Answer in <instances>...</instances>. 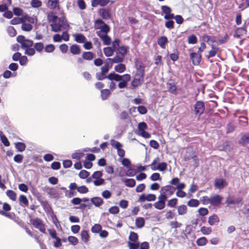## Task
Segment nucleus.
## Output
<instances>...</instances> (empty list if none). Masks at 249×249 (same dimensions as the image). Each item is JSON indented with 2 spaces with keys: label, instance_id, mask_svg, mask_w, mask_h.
<instances>
[{
  "label": "nucleus",
  "instance_id": "f257e3e1",
  "mask_svg": "<svg viewBox=\"0 0 249 249\" xmlns=\"http://www.w3.org/2000/svg\"><path fill=\"white\" fill-rule=\"evenodd\" d=\"M17 41L21 46L22 49L25 51V54L29 56H33L36 53V50L41 53L44 49V46L42 42H37L35 44L33 40L27 39L22 35L17 37Z\"/></svg>",
  "mask_w": 249,
  "mask_h": 249
},
{
  "label": "nucleus",
  "instance_id": "f03ea898",
  "mask_svg": "<svg viewBox=\"0 0 249 249\" xmlns=\"http://www.w3.org/2000/svg\"><path fill=\"white\" fill-rule=\"evenodd\" d=\"M96 78L99 81L103 80L107 78L110 81L114 80L115 81L120 82L118 85L119 89H124L127 87V83L131 80V76L129 74H124L121 75L115 73L114 72H110L108 75L102 72H97L95 74Z\"/></svg>",
  "mask_w": 249,
  "mask_h": 249
},
{
  "label": "nucleus",
  "instance_id": "7ed1b4c3",
  "mask_svg": "<svg viewBox=\"0 0 249 249\" xmlns=\"http://www.w3.org/2000/svg\"><path fill=\"white\" fill-rule=\"evenodd\" d=\"M57 20L58 22L56 21L50 24L52 31L57 33L61 30H69L70 26L65 16L59 18Z\"/></svg>",
  "mask_w": 249,
  "mask_h": 249
},
{
  "label": "nucleus",
  "instance_id": "20e7f679",
  "mask_svg": "<svg viewBox=\"0 0 249 249\" xmlns=\"http://www.w3.org/2000/svg\"><path fill=\"white\" fill-rule=\"evenodd\" d=\"M94 28L96 30H100L96 32L97 35L108 33L110 30L109 25L105 23V22L101 19H97L95 20Z\"/></svg>",
  "mask_w": 249,
  "mask_h": 249
},
{
  "label": "nucleus",
  "instance_id": "39448f33",
  "mask_svg": "<svg viewBox=\"0 0 249 249\" xmlns=\"http://www.w3.org/2000/svg\"><path fill=\"white\" fill-rule=\"evenodd\" d=\"M176 190V188L171 185H165L161 188L159 196L167 200L168 197L172 196L174 194Z\"/></svg>",
  "mask_w": 249,
  "mask_h": 249
},
{
  "label": "nucleus",
  "instance_id": "423d86ee",
  "mask_svg": "<svg viewBox=\"0 0 249 249\" xmlns=\"http://www.w3.org/2000/svg\"><path fill=\"white\" fill-rule=\"evenodd\" d=\"M2 210H0V214L8 217L12 220L16 218V214L14 213H8L11 210V206L8 203L5 202L2 204Z\"/></svg>",
  "mask_w": 249,
  "mask_h": 249
},
{
  "label": "nucleus",
  "instance_id": "0eeeda50",
  "mask_svg": "<svg viewBox=\"0 0 249 249\" xmlns=\"http://www.w3.org/2000/svg\"><path fill=\"white\" fill-rule=\"evenodd\" d=\"M30 223L36 229L43 233H46L45 225L43 221L39 218H31L30 219Z\"/></svg>",
  "mask_w": 249,
  "mask_h": 249
},
{
  "label": "nucleus",
  "instance_id": "6e6552de",
  "mask_svg": "<svg viewBox=\"0 0 249 249\" xmlns=\"http://www.w3.org/2000/svg\"><path fill=\"white\" fill-rule=\"evenodd\" d=\"M144 75L142 72L139 73H136L134 78L131 82V86L132 89H136V88L140 86L143 81Z\"/></svg>",
  "mask_w": 249,
  "mask_h": 249
},
{
  "label": "nucleus",
  "instance_id": "1a4fd4ad",
  "mask_svg": "<svg viewBox=\"0 0 249 249\" xmlns=\"http://www.w3.org/2000/svg\"><path fill=\"white\" fill-rule=\"evenodd\" d=\"M48 232L52 238L55 239L53 242V246L58 248L62 246L61 239L57 236V233L54 229H48Z\"/></svg>",
  "mask_w": 249,
  "mask_h": 249
},
{
  "label": "nucleus",
  "instance_id": "9d476101",
  "mask_svg": "<svg viewBox=\"0 0 249 249\" xmlns=\"http://www.w3.org/2000/svg\"><path fill=\"white\" fill-rule=\"evenodd\" d=\"M111 145L114 147L117 150V154L121 158H123L125 155V151L122 149L123 144L120 142L112 140L111 141Z\"/></svg>",
  "mask_w": 249,
  "mask_h": 249
},
{
  "label": "nucleus",
  "instance_id": "9b49d317",
  "mask_svg": "<svg viewBox=\"0 0 249 249\" xmlns=\"http://www.w3.org/2000/svg\"><path fill=\"white\" fill-rule=\"evenodd\" d=\"M205 108V105L203 101H197L194 105L195 114L200 116L203 113Z\"/></svg>",
  "mask_w": 249,
  "mask_h": 249
},
{
  "label": "nucleus",
  "instance_id": "f8f14e48",
  "mask_svg": "<svg viewBox=\"0 0 249 249\" xmlns=\"http://www.w3.org/2000/svg\"><path fill=\"white\" fill-rule=\"evenodd\" d=\"M161 9L162 12L165 14L164 17V19L167 20L170 19H173L174 18V14L171 13V8L168 6H162L161 7Z\"/></svg>",
  "mask_w": 249,
  "mask_h": 249
},
{
  "label": "nucleus",
  "instance_id": "ddd939ff",
  "mask_svg": "<svg viewBox=\"0 0 249 249\" xmlns=\"http://www.w3.org/2000/svg\"><path fill=\"white\" fill-rule=\"evenodd\" d=\"M190 57L194 65H198L201 61L202 54L193 52L190 54Z\"/></svg>",
  "mask_w": 249,
  "mask_h": 249
},
{
  "label": "nucleus",
  "instance_id": "4468645a",
  "mask_svg": "<svg viewBox=\"0 0 249 249\" xmlns=\"http://www.w3.org/2000/svg\"><path fill=\"white\" fill-rule=\"evenodd\" d=\"M167 201V199L160 196H158V201L156 202L154 204V206L155 208L158 210H162L165 207V202Z\"/></svg>",
  "mask_w": 249,
  "mask_h": 249
},
{
  "label": "nucleus",
  "instance_id": "2eb2a0df",
  "mask_svg": "<svg viewBox=\"0 0 249 249\" xmlns=\"http://www.w3.org/2000/svg\"><path fill=\"white\" fill-rule=\"evenodd\" d=\"M186 187L185 184H179L177 187H175L177 190V191L176 193V195L177 196L180 198L185 197L187 194L185 192L183 191L182 190L184 189Z\"/></svg>",
  "mask_w": 249,
  "mask_h": 249
},
{
  "label": "nucleus",
  "instance_id": "dca6fc26",
  "mask_svg": "<svg viewBox=\"0 0 249 249\" xmlns=\"http://www.w3.org/2000/svg\"><path fill=\"white\" fill-rule=\"evenodd\" d=\"M135 65L137 70L136 73H139L142 72L143 75H144V66L142 62L139 58H136L135 59Z\"/></svg>",
  "mask_w": 249,
  "mask_h": 249
},
{
  "label": "nucleus",
  "instance_id": "f3484780",
  "mask_svg": "<svg viewBox=\"0 0 249 249\" xmlns=\"http://www.w3.org/2000/svg\"><path fill=\"white\" fill-rule=\"evenodd\" d=\"M100 16L104 19L111 18V10L109 8H102L99 11Z\"/></svg>",
  "mask_w": 249,
  "mask_h": 249
},
{
  "label": "nucleus",
  "instance_id": "a211bd4d",
  "mask_svg": "<svg viewBox=\"0 0 249 249\" xmlns=\"http://www.w3.org/2000/svg\"><path fill=\"white\" fill-rule=\"evenodd\" d=\"M124 57L121 55L116 53L113 58H108L107 59V61H109L112 65L113 63H121L124 60Z\"/></svg>",
  "mask_w": 249,
  "mask_h": 249
},
{
  "label": "nucleus",
  "instance_id": "6ab92c4d",
  "mask_svg": "<svg viewBox=\"0 0 249 249\" xmlns=\"http://www.w3.org/2000/svg\"><path fill=\"white\" fill-rule=\"evenodd\" d=\"M223 198L218 195L211 197L210 204L213 206H218L221 203Z\"/></svg>",
  "mask_w": 249,
  "mask_h": 249
},
{
  "label": "nucleus",
  "instance_id": "aec40b11",
  "mask_svg": "<svg viewBox=\"0 0 249 249\" xmlns=\"http://www.w3.org/2000/svg\"><path fill=\"white\" fill-rule=\"evenodd\" d=\"M156 199V196L154 194H148L147 196H145L144 194H142L140 196L138 201L140 202H143L145 200L152 201L155 200Z\"/></svg>",
  "mask_w": 249,
  "mask_h": 249
},
{
  "label": "nucleus",
  "instance_id": "412c9836",
  "mask_svg": "<svg viewBox=\"0 0 249 249\" xmlns=\"http://www.w3.org/2000/svg\"><path fill=\"white\" fill-rule=\"evenodd\" d=\"M167 88L170 93L173 94H177V87L173 80H171L167 83Z\"/></svg>",
  "mask_w": 249,
  "mask_h": 249
},
{
  "label": "nucleus",
  "instance_id": "4be33fe9",
  "mask_svg": "<svg viewBox=\"0 0 249 249\" xmlns=\"http://www.w3.org/2000/svg\"><path fill=\"white\" fill-rule=\"evenodd\" d=\"M108 33H105L97 35L103 42V44L105 45H109L111 42V37L108 36Z\"/></svg>",
  "mask_w": 249,
  "mask_h": 249
},
{
  "label": "nucleus",
  "instance_id": "5701e85b",
  "mask_svg": "<svg viewBox=\"0 0 249 249\" xmlns=\"http://www.w3.org/2000/svg\"><path fill=\"white\" fill-rule=\"evenodd\" d=\"M210 46L211 49L209 51L208 54L206 55L208 59L215 56L219 50V48L215 46L213 44H211Z\"/></svg>",
  "mask_w": 249,
  "mask_h": 249
},
{
  "label": "nucleus",
  "instance_id": "b1692460",
  "mask_svg": "<svg viewBox=\"0 0 249 249\" xmlns=\"http://www.w3.org/2000/svg\"><path fill=\"white\" fill-rule=\"evenodd\" d=\"M227 185V182L223 179L216 178L215 179L214 186L218 189H223Z\"/></svg>",
  "mask_w": 249,
  "mask_h": 249
},
{
  "label": "nucleus",
  "instance_id": "393cba45",
  "mask_svg": "<svg viewBox=\"0 0 249 249\" xmlns=\"http://www.w3.org/2000/svg\"><path fill=\"white\" fill-rule=\"evenodd\" d=\"M70 51L73 55H78L81 53V50L79 45L73 44L70 46Z\"/></svg>",
  "mask_w": 249,
  "mask_h": 249
},
{
  "label": "nucleus",
  "instance_id": "a878e982",
  "mask_svg": "<svg viewBox=\"0 0 249 249\" xmlns=\"http://www.w3.org/2000/svg\"><path fill=\"white\" fill-rule=\"evenodd\" d=\"M95 56V54L92 52H84L82 54L83 59L87 61L92 60Z\"/></svg>",
  "mask_w": 249,
  "mask_h": 249
},
{
  "label": "nucleus",
  "instance_id": "bb28decb",
  "mask_svg": "<svg viewBox=\"0 0 249 249\" xmlns=\"http://www.w3.org/2000/svg\"><path fill=\"white\" fill-rule=\"evenodd\" d=\"M168 42V38L166 36H160L158 39V44L162 49L165 48V45Z\"/></svg>",
  "mask_w": 249,
  "mask_h": 249
},
{
  "label": "nucleus",
  "instance_id": "cd10ccee",
  "mask_svg": "<svg viewBox=\"0 0 249 249\" xmlns=\"http://www.w3.org/2000/svg\"><path fill=\"white\" fill-rule=\"evenodd\" d=\"M128 49V47L125 46H120L116 49L115 52L116 53H118L124 57L127 53Z\"/></svg>",
  "mask_w": 249,
  "mask_h": 249
},
{
  "label": "nucleus",
  "instance_id": "c85d7f7f",
  "mask_svg": "<svg viewBox=\"0 0 249 249\" xmlns=\"http://www.w3.org/2000/svg\"><path fill=\"white\" fill-rule=\"evenodd\" d=\"M81 238L83 242L85 243H87L90 239V236L87 230H82L80 234Z\"/></svg>",
  "mask_w": 249,
  "mask_h": 249
},
{
  "label": "nucleus",
  "instance_id": "c756f323",
  "mask_svg": "<svg viewBox=\"0 0 249 249\" xmlns=\"http://www.w3.org/2000/svg\"><path fill=\"white\" fill-rule=\"evenodd\" d=\"M112 66L111 64L106 60L105 65L101 68V72L106 75Z\"/></svg>",
  "mask_w": 249,
  "mask_h": 249
},
{
  "label": "nucleus",
  "instance_id": "7c9ffc66",
  "mask_svg": "<svg viewBox=\"0 0 249 249\" xmlns=\"http://www.w3.org/2000/svg\"><path fill=\"white\" fill-rule=\"evenodd\" d=\"M91 201L96 207H100L104 203L103 199L99 197H94L91 199Z\"/></svg>",
  "mask_w": 249,
  "mask_h": 249
},
{
  "label": "nucleus",
  "instance_id": "2f4dec72",
  "mask_svg": "<svg viewBox=\"0 0 249 249\" xmlns=\"http://www.w3.org/2000/svg\"><path fill=\"white\" fill-rule=\"evenodd\" d=\"M74 40L79 43H84L86 40V37L82 34H76L73 35Z\"/></svg>",
  "mask_w": 249,
  "mask_h": 249
},
{
  "label": "nucleus",
  "instance_id": "473e14b6",
  "mask_svg": "<svg viewBox=\"0 0 249 249\" xmlns=\"http://www.w3.org/2000/svg\"><path fill=\"white\" fill-rule=\"evenodd\" d=\"M100 92L101 97L103 100L107 99L109 95L111 94V92L108 89H101Z\"/></svg>",
  "mask_w": 249,
  "mask_h": 249
},
{
  "label": "nucleus",
  "instance_id": "72a5a7b5",
  "mask_svg": "<svg viewBox=\"0 0 249 249\" xmlns=\"http://www.w3.org/2000/svg\"><path fill=\"white\" fill-rule=\"evenodd\" d=\"M219 222V217L215 214H213V215H212L209 217L208 223L211 226H213L214 224H215V223H218Z\"/></svg>",
  "mask_w": 249,
  "mask_h": 249
},
{
  "label": "nucleus",
  "instance_id": "f704fd0d",
  "mask_svg": "<svg viewBox=\"0 0 249 249\" xmlns=\"http://www.w3.org/2000/svg\"><path fill=\"white\" fill-rule=\"evenodd\" d=\"M115 71L119 73H123L126 70V66L122 63H119L114 67Z\"/></svg>",
  "mask_w": 249,
  "mask_h": 249
},
{
  "label": "nucleus",
  "instance_id": "c9c22d12",
  "mask_svg": "<svg viewBox=\"0 0 249 249\" xmlns=\"http://www.w3.org/2000/svg\"><path fill=\"white\" fill-rule=\"evenodd\" d=\"M48 3L51 9L60 8L59 0H49Z\"/></svg>",
  "mask_w": 249,
  "mask_h": 249
},
{
  "label": "nucleus",
  "instance_id": "e433bc0d",
  "mask_svg": "<svg viewBox=\"0 0 249 249\" xmlns=\"http://www.w3.org/2000/svg\"><path fill=\"white\" fill-rule=\"evenodd\" d=\"M202 38L204 41L208 43H209V42H211L213 43L216 42L215 38L214 36H208L205 34L202 36Z\"/></svg>",
  "mask_w": 249,
  "mask_h": 249
},
{
  "label": "nucleus",
  "instance_id": "4c0bfd02",
  "mask_svg": "<svg viewBox=\"0 0 249 249\" xmlns=\"http://www.w3.org/2000/svg\"><path fill=\"white\" fill-rule=\"evenodd\" d=\"M110 0H92V6L95 7L94 2H96V4H98L100 6H105L107 5L109 2Z\"/></svg>",
  "mask_w": 249,
  "mask_h": 249
},
{
  "label": "nucleus",
  "instance_id": "58836bf2",
  "mask_svg": "<svg viewBox=\"0 0 249 249\" xmlns=\"http://www.w3.org/2000/svg\"><path fill=\"white\" fill-rule=\"evenodd\" d=\"M123 182L124 184L129 187H133L136 184V181L133 178H125L123 179Z\"/></svg>",
  "mask_w": 249,
  "mask_h": 249
},
{
  "label": "nucleus",
  "instance_id": "ea45409f",
  "mask_svg": "<svg viewBox=\"0 0 249 249\" xmlns=\"http://www.w3.org/2000/svg\"><path fill=\"white\" fill-rule=\"evenodd\" d=\"M19 204L21 205H24V206L27 207L29 205V201L27 197L23 195H21L19 197L18 199Z\"/></svg>",
  "mask_w": 249,
  "mask_h": 249
},
{
  "label": "nucleus",
  "instance_id": "a19ab883",
  "mask_svg": "<svg viewBox=\"0 0 249 249\" xmlns=\"http://www.w3.org/2000/svg\"><path fill=\"white\" fill-rule=\"evenodd\" d=\"M136 226L138 228H142L144 226L145 221L143 217H138L136 219Z\"/></svg>",
  "mask_w": 249,
  "mask_h": 249
},
{
  "label": "nucleus",
  "instance_id": "79ce46f5",
  "mask_svg": "<svg viewBox=\"0 0 249 249\" xmlns=\"http://www.w3.org/2000/svg\"><path fill=\"white\" fill-rule=\"evenodd\" d=\"M114 52L115 51L111 47H107L104 48V54L107 57L112 56Z\"/></svg>",
  "mask_w": 249,
  "mask_h": 249
},
{
  "label": "nucleus",
  "instance_id": "37998d69",
  "mask_svg": "<svg viewBox=\"0 0 249 249\" xmlns=\"http://www.w3.org/2000/svg\"><path fill=\"white\" fill-rule=\"evenodd\" d=\"M178 213L179 215H185L187 213V208L185 205H181L178 207Z\"/></svg>",
  "mask_w": 249,
  "mask_h": 249
},
{
  "label": "nucleus",
  "instance_id": "c03bdc74",
  "mask_svg": "<svg viewBox=\"0 0 249 249\" xmlns=\"http://www.w3.org/2000/svg\"><path fill=\"white\" fill-rule=\"evenodd\" d=\"M200 203L198 200L196 199H191L187 202V205L190 207H197Z\"/></svg>",
  "mask_w": 249,
  "mask_h": 249
},
{
  "label": "nucleus",
  "instance_id": "a18cd8bd",
  "mask_svg": "<svg viewBox=\"0 0 249 249\" xmlns=\"http://www.w3.org/2000/svg\"><path fill=\"white\" fill-rule=\"evenodd\" d=\"M47 18L49 21L51 22L52 23H55L59 18L53 12H50V13H49L48 14Z\"/></svg>",
  "mask_w": 249,
  "mask_h": 249
},
{
  "label": "nucleus",
  "instance_id": "49530a36",
  "mask_svg": "<svg viewBox=\"0 0 249 249\" xmlns=\"http://www.w3.org/2000/svg\"><path fill=\"white\" fill-rule=\"evenodd\" d=\"M130 242H138L139 241V236L138 234L134 232L131 231L128 237Z\"/></svg>",
  "mask_w": 249,
  "mask_h": 249
},
{
  "label": "nucleus",
  "instance_id": "de8ad7c7",
  "mask_svg": "<svg viewBox=\"0 0 249 249\" xmlns=\"http://www.w3.org/2000/svg\"><path fill=\"white\" fill-rule=\"evenodd\" d=\"M6 195L8 197L13 201H16L17 199V194L13 190H8L6 192Z\"/></svg>",
  "mask_w": 249,
  "mask_h": 249
},
{
  "label": "nucleus",
  "instance_id": "09e8293b",
  "mask_svg": "<svg viewBox=\"0 0 249 249\" xmlns=\"http://www.w3.org/2000/svg\"><path fill=\"white\" fill-rule=\"evenodd\" d=\"M178 203V199L177 198H173L167 201V206L169 207L174 208Z\"/></svg>",
  "mask_w": 249,
  "mask_h": 249
},
{
  "label": "nucleus",
  "instance_id": "8fccbe9b",
  "mask_svg": "<svg viewBox=\"0 0 249 249\" xmlns=\"http://www.w3.org/2000/svg\"><path fill=\"white\" fill-rule=\"evenodd\" d=\"M127 246L129 249H138L140 247L139 242H127Z\"/></svg>",
  "mask_w": 249,
  "mask_h": 249
},
{
  "label": "nucleus",
  "instance_id": "3c124183",
  "mask_svg": "<svg viewBox=\"0 0 249 249\" xmlns=\"http://www.w3.org/2000/svg\"><path fill=\"white\" fill-rule=\"evenodd\" d=\"M15 147L19 152H22L25 150L26 145L24 143L18 142L15 143Z\"/></svg>",
  "mask_w": 249,
  "mask_h": 249
},
{
  "label": "nucleus",
  "instance_id": "603ef678",
  "mask_svg": "<svg viewBox=\"0 0 249 249\" xmlns=\"http://www.w3.org/2000/svg\"><path fill=\"white\" fill-rule=\"evenodd\" d=\"M240 143L243 145L249 143V133H246L242 137Z\"/></svg>",
  "mask_w": 249,
  "mask_h": 249
},
{
  "label": "nucleus",
  "instance_id": "864d4df0",
  "mask_svg": "<svg viewBox=\"0 0 249 249\" xmlns=\"http://www.w3.org/2000/svg\"><path fill=\"white\" fill-rule=\"evenodd\" d=\"M21 29L23 31L29 32L32 30L33 26L28 23H25L24 21L22 23Z\"/></svg>",
  "mask_w": 249,
  "mask_h": 249
},
{
  "label": "nucleus",
  "instance_id": "5fc2aeb1",
  "mask_svg": "<svg viewBox=\"0 0 249 249\" xmlns=\"http://www.w3.org/2000/svg\"><path fill=\"white\" fill-rule=\"evenodd\" d=\"M239 121L242 126L245 127L248 125V119L246 117L243 116H240Z\"/></svg>",
  "mask_w": 249,
  "mask_h": 249
},
{
  "label": "nucleus",
  "instance_id": "6e6d98bb",
  "mask_svg": "<svg viewBox=\"0 0 249 249\" xmlns=\"http://www.w3.org/2000/svg\"><path fill=\"white\" fill-rule=\"evenodd\" d=\"M84 156V154L82 152H75L72 154V158L77 160H80Z\"/></svg>",
  "mask_w": 249,
  "mask_h": 249
},
{
  "label": "nucleus",
  "instance_id": "4d7b16f0",
  "mask_svg": "<svg viewBox=\"0 0 249 249\" xmlns=\"http://www.w3.org/2000/svg\"><path fill=\"white\" fill-rule=\"evenodd\" d=\"M200 231L203 234L209 235L211 233L212 230L211 227L203 226L201 228Z\"/></svg>",
  "mask_w": 249,
  "mask_h": 249
},
{
  "label": "nucleus",
  "instance_id": "13d9d810",
  "mask_svg": "<svg viewBox=\"0 0 249 249\" xmlns=\"http://www.w3.org/2000/svg\"><path fill=\"white\" fill-rule=\"evenodd\" d=\"M30 4L33 8H39L42 6V3L39 0H32Z\"/></svg>",
  "mask_w": 249,
  "mask_h": 249
},
{
  "label": "nucleus",
  "instance_id": "bf43d9fd",
  "mask_svg": "<svg viewBox=\"0 0 249 249\" xmlns=\"http://www.w3.org/2000/svg\"><path fill=\"white\" fill-rule=\"evenodd\" d=\"M44 49L46 53H51L54 51L55 46L52 44H48L44 47Z\"/></svg>",
  "mask_w": 249,
  "mask_h": 249
},
{
  "label": "nucleus",
  "instance_id": "052dcab7",
  "mask_svg": "<svg viewBox=\"0 0 249 249\" xmlns=\"http://www.w3.org/2000/svg\"><path fill=\"white\" fill-rule=\"evenodd\" d=\"M207 242V240L205 237H202L197 240L196 244L198 246H202L205 245Z\"/></svg>",
  "mask_w": 249,
  "mask_h": 249
},
{
  "label": "nucleus",
  "instance_id": "680f3d73",
  "mask_svg": "<svg viewBox=\"0 0 249 249\" xmlns=\"http://www.w3.org/2000/svg\"><path fill=\"white\" fill-rule=\"evenodd\" d=\"M188 42L189 44H194L197 42V38L195 35H192L188 37Z\"/></svg>",
  "mask_w": 249,
  "mask_h": 249
},
{
  "label": "nucleus",
  "instance_id": "e2e57ef3",
  "mask_svg": "<svg viewBox=\"0 0 249 249\" xmlns=\"http://www.w3.org/2000/svg\"><path fill=\"white\" fill-rule=\"evenodd\" d=\"M89 172L87 170H82L79 172L78 176L80 177V178L85 179L87 178L89 176Z\"/></svg>",
  "mask_w": 249,
  "mask_h": 249
},
{
  "label": "nucleus",
  "instance_id": "0e129e2a",
  "mask_svg": "<svg viewBox=\"0 0 249 249\" xmlns=\"http://www.w3.org/2000/svg\"><path fill=\"white\" fill-rule=\"evenodd\" d=\"M102 226L98 224H95L92 227L91 231L93 233H98L102 230Z\"/></svg>",
  "mask_w": 249,
  "mask_h": 249
},
{
  "label": "nucleus",
  "instance_id": "69168bd1",
  "mask_svg": "<svg viewBox=\"0 0 249 249\" xmlns=\"http://www.w3.org/2000/svg\"><path fill=\"white\" fill-rule=\"evenodd\" d=\"M69 242L72 245L75 246L78 243V239L77 237L73 236H69L68 237Z\"/></svg>",
  "mask_w": 249,
  "mask_h": 249
},
{
  "label": "nucleus",
  "instance_id": "338daca9",
  "mask_svg": "<svg viewBox=\"0 0 249 249\" xmlns=\"http://www.w3.org/2000/svg\"><path fill=\"white\" fill-rule=\"evenodd\" d=\"M24 22L23 18H14L11 20V24L12 25H16L19 23H22Z\"/></svg>",
  "mask_w": 249,
  "mask_h": 249
},
{
  "label": "nucleus",
  "instance_id": "774afa93",
  "mask_svg": "<svg viewBox=\"0 0 249 249\" xmlns=\"http://www.w3.org/2000/svg\"><path fill=\"white\" fill-rule=\"evenodd\" d=\"M7 32L11 37H14L17 35V31L13 26H9L7 29Z\"/></svg>",
  "mask_w": 249,
  "mask_h": 249
}]
</instances>
